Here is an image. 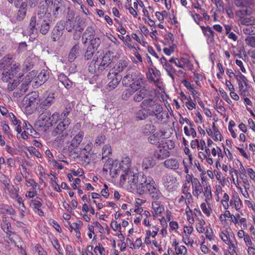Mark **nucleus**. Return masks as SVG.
I'll list each match as a JSON object with an SVG mask.
<instances>
[{"label":"nucleus","instance_id":"c756f323","mask_svg":"<svg viewBox=\"0 0 255 255\" xmlns=\"http://www.w3.org/2000/svg\"><path fill=\"white\" fill-rule=\"evenodd\" d=\"M83 136L84 132L83 131L79 132L72 140L70 145L73 148L77 147L82 141Z\"/></svg>","mask_w":255,"mask_h":255},{"label":"nucleus","instance_id":"423d86ee","mask_svg":"<svg viewBox=\"0 0 255 255\" xmlns=\"http://www.w3.org/2000/svg\"><path fill=\"white\" fill-rule=\"evenodd\" d=\"M40 101L39 94L37 92H32L24 97L22 104L25 108L36 107Z\"/></svg>","mask_w":255,"mask_h":255},{"label":"nucleus","instance_id":"f8f14e48","mask_svg":"<svg viewBox=\"0 0 255 255\" xmlns=\"http://www.w3.org/2000/svg\"><path fill=\"white\" fill-rule=\"evenodd\" d=\"M139 72L132 70H128L127 74L122 79V84L125 86H130Z\"/></svg>","mask_w":255,"mask_h":255},{"label":"nucleus","instance_id":"72a5a7b5","mask_svg":"<svg viewBox=\"0 0 255 255\" xmlns=\"http://www.w3.org/2000/svg\"><path fill=\"white\" fill-rule=\"evenodd\" d=\"M47 9L46 8L43 7L42 8H40L37 11V16H38V22H40V21H42V19H44V17H49V18H51V14L48 13L46 14Z\"/></svg>","mask_w":255,"mask_h":255},{"label":"nucleus","instance_id":"5fc2aeb1","mask_svg":"<svg viewBox=\"0 0 255 255\" xmlns=\"http://www.w3.org/2000/svg\"><path fill=\"white\" fill-rule=\"evenodd\" d=\"M112 153V149L109 145H105L103 148V157H107Z\"/></svg>","mask_w":255,"mask_h":255},{"label":"nucleus","instance_id":"09e8293b","mask_svg":"<svg viewBox=\"0 0 255 255\" xmlns=\"http://www.w3.org/2000/svg\"><path fill=\"white\" fill-rule=\"evenodd\" d=\"M95 50H96L94 49L93 48L88 47L84 55L85 59L88 60L91 59L93 56Z\"/></svg>","mask_w":255,"mask_h":255},{"label":"nucleus","instance_id":"49530a36","mask_svg":"<svg viewBox=\"0 0 255 255\" xmlns=\"http://www.w3.org/2000/svg\"><path fill=\"white\" fill-rule=\"evenodd\" d=\"M60 114L58 112L54 113L52 115H50V124H51V127L56 124L59 120H61L60 118Z\"/></svg>","mask_w":255,"mask_h":255},{"label":"nucleus","instance_id":"052dcab7","mask_svg":"<svg viewBox=\"0 0 255 255\" xmlns=\"http://www.w3.org/2000/svg\"><path fill=\"white\" fill-rule=\"evenodd\" d=\"M58 136L54 140V143H56L58 146L62 145L64 142V139L67 136H62V134H58Z\"/></svg>","mask_w":255,"mask_h":255},{"label":"nucleus","instance_id":"4c0bfd02","mask_svg":"<svg viewBox=\"0 0 255 255\" xmlns=\"http://www.w3.org/2000/svg\"><path fill=\"white\" fill-rule=\"evenodd\" d=\"M11 227L10 223L9 222L6 220H3V223L1 224V228L8 236H10L11 234L13 233L10 230Z\"/></svg>","mask_w":255,"mask_h":255},{"label":"nucleus","instance_id":"de8ad7c7","mask_svg":"<svg viewBox=\"0 0 255 255\" xmlns=\"http://www.w3.org/2000/svg\"><path fill=\"white\" fill-rule=\"evenodd\" d=\"M160 72L158 70H155L153 75L147 76V77L152 82H157L159 81V77L160 76Z\"/></svg>","mask_w":255,"mask_h":255},{"label":"nucleus","instance_id":"58836bf2","mask_svg":"<svg viewBox=\"0 0 255 255\" xmlns=\"http://www.w3.org/2000/svg\"><path fill=\"white\" fill-rule=\"evenodd\" d=\"M245 8V9L239 10L236 12V15L240 17V18L244 17L245 15H250L252 13V9L249 6Z\"/></svg>","mask_w":255,"mask_h":255},{"label":"nucleus","instance_id":"3c124183","mask_svg":"<svg viewBox=\"0 0 255 255\" xmlns=\"http://www.w3.org/2000/svg\"><path fill=\"white\" fill-rule=\"evenodd\" d=\"M212 128H213V129L214 130V134H215V138H214V139L215 140H218L219 139L218 136H219V140L220 141H221L222 139V136L221 134L220 133L219 130L216 127L215 124L214 123L213 124Z\"/></svg>","mask_w":255,"mask_h":255},{"label":"nucleus","instance_id":"774afa93","mask_svg":"<svg viewBox=\"0 0 255 255\" xmlns=\"http://www.w3.org/2000/svg\"><path fill=\"white\" fill-rule=\"evenodd\" d=\"M26 12L22 10H18L16 15V19L18 21L22 20L25 16Z\"/></svg>","mask_w":255,"mask_h":255},{"label":"nucleus","instance_id":"bb28decb","mask_svg":"<svg viewBox=\"0 0 255 255\" xmlns=\"http://www.w3.org/2000/svg\"><path fill=\"white\" fill-rule=\"evenodd\" d=\"M134 174L131 170H127L126 172H122L121 174L120 182L125 184L127 180L128 184L131 181L132 178L134 177Z\"/></svg>","mask_w":255,"mask_h":255},{"label":"nucleus","instance_id":"13d9d810","mask_svg":"<svg viewBox=\"0 0 255 255\" xmlns=\"http://www.w3.org/2000/svg\"><path fill=\"white\" fill-rule=\"evenodd\" d=\"M182 83L184 86L188 90H189L193 94H198V92L196 91L192 87L191 85V83L188 81L187 80H184L182 81Z\"/></svg>","mask_w":255,"mask_h":255},{"label":"nucleus","instance_id":"9d476101","mask_svg":"<svg viewBox=\"0 0 255 255\" xmlns=\"http://www.w3.org/2000/svg\"><path fill=\"white\" fill-rule=\"evenodd\" d=\"M150 181L151 182H149L147 191L152 199L157 200L162 197V193L159 188L157 187L155 181L154 180H150Z\"/></svg>","mask_w":255,"mask_h":255},{"label":"nucleus","instance_id":"473e14b6","mask_svg":"<svg viewBox=\"0 0 255 255\" xmlns=\"http://www.w3.org/2000/svg\"><path fill=\"white\" fill-rule=\"evenodd\" d=\"M155 127L154 125L149 124L144 125L141 128V131L143 133L147 135L151 133H153L155 132Z\"/></svg>","mask_w":255,"mask_h":255},{"label":"nucleus","instance_id":"a19ab883","mask_svg":"<svg viewBox=\"0 0 255 255\" xmlns=\"http://www.w3.org/2000/svg\"><path fill=\"white\" fill-rule=\"evenodd\" d=\"M48 78L49 74L47 73V71L44 70H42L37 77V80L41 82L39 84L40 85H41V83H45Z\"/></svg>","mask_w":255,"mask_h":255},{"label":"nucleus","instance_id":"f257e3e1","mask_svg":"<svg viewBox=\"0 0 255 255\" xmlns=\"http://www.w3.org/2000/svg\"><path fill=\"white\" fill-rule=\"evenodd\" d=\"M114 57V52L108 51L103 56L93 59L88 67V71L92 74L101 73L111 64Z\"/></svg>","mask_w":255,"mask_h":255},{"label":"nucleus","instance_id":"f704fd0d","mask_svg":"<svg viewBox=\"0 0 255 255\" xmlns=\"http://www.w3.org/2000/svg\"><path fill=\"white\" fill-rule=\"evenodd\" d=\"M101 43V40L99 36L96 35L93 38H91L90 44L91 46H89L90 48H93L95 50H97Z\"/></svg>","mask_w":255,"mask_h":255},{"label":"nucleus","instance_id":"cd10ccee","mask_svg":"<svg viewBox=\"0 0 255 255\" xmlns=\"http://www.w3.org/2000/svg\"><path fill=\"white\" fill-rule=\"evenodd\" d=\"M39 23H40V22H38V20H37L36 16H32L30 19L29 24V32L30 34L37 33V25H38Z\"/></svg>","mask_w":255,"mask_h":255},{"label":"nucleus","instance_id":"412c9836","mask_svg":"<svg viewBox=\"0 0 255 255\" xmlns=\"http://www.w3.org/2000/svg\"><path fill=\"white\" fill-rule=\"evenodd\" d=\"M54 94L50 93L48 96L43 100L40 104L37 109H43L45 110L49 108L54 103Z\"/></svg>","mask_w":255,"mask_h":255},{"label":"nucleus","instance_id":"6e6d98bb","mask_svg":"<svg viewBox=\"0 0 255 255\" xmlns=\"http://www.w3.org/2000/svg\"><path fill=\"white\" fill-rule=\"evenodd\" d=\"M162 111H163V107L162 106H161V110L159 111V112H154L153 113H152L151 114V116H155L156 119L159 121H162V120L163 119V113H162Z\"/></svg>","mask_w":255,"mask_h":255},{"label":"nucleus","instance_id":"9b49d317","mask_svg":"<svg viewBox=\"0 0 255 255\" xmlns=\"http://www.w3.org/2000/svg\"><path fill=\"white\" fill-rule=\"evenodd\" d=\"M236 79L238 82L240 95L245 97L247 92L245 87H247L248 85V80L240 71H239V74L236 76Z\"/></svg>","mask_w":255,"mask_h":255},{"label":"nucleus","instance_id":"6e6552de","mask_svg":"<svg viewBox=\"0 0 255 255\" xmlns=\"http://www.w3.org/2000/svg\"><path fill=\"white\" fill-rule=\"evenodd\" d=\"M50 111H46L42 112L38 117L37 121V126L39 127L47 128L51 127L50 124Z\"/></svg>","mask_w":255,"mask_h":255},{"label":"nucleus","instance_id":"8fccbe9b","mask_svg":"<svg viewBox=\"0 0 255 255\" xmlns=\"http://www.w3.org/2000/svg\"><path fill=\"white\" fill-rule=\"evenodd\" d=\"M233 198L234 199V206L236 210H239L241 208L242 201L239 198L238 194L234 195Z\"/></svg>","mask_w":255,"mask_h":255},{"label":"nucleus","instance_id":"c85d7f7f","mask_svg":"<svg viewBox=\"0 0 255 255\" xmlns=\"http://www.w3.org/2000/svg\"><path fill=\"white\" fill-rule=\"evenodd\" d=\"M141 109L135 113V117L137 121L145 120L148 116H151L149 112H147L144 108Z\"/></svg>","mask_w":255,"mask_h":255},{"label":"nucleus","instance_id":"393cba45","mask_svg":"<svg viewBox=\"0 0 255 255\" xmlns=\"http://www.w3.org/2000/svg\"><path fill=\"white\" fill-rule=\"evenodd\" d=\"M191 182L192 184L193 194L195 196L198 197L203 192L202 186L196 178L191 179Z\"/></svg>","mask_w":255,"mask_h":255},{"label":"nucleus","instance_id":"ea45409f","mask_svg":"<svg viewBox=\"0 0 255 255\" xmlns=\"http://www.w3.org/2000/svg\"><path fill=\"white\" fill-rule=\"evenodd\" d=\"M20 65L18 63H16L15 62H12L11 64L10 71H9L11 73V76L12 77L15 76L17 73L20 71Z\"/></svg>","mask_w":255,"mask_h":255},{"label":"nucleus","instance_id":"bf43d9fd","mask_svg":"<svg viewBox=\"0 0 255 255\" xmlns=\"http://www.w3.org/2000/svg\"><path fill=\"white\" fill-rule=\"evenodd\" d=\"M133 92L134 91H133V90L131 89H128L125 90L122 94V98L124 100H127L130 96L133 94Z\"/></svg>","mask_w":255,"mask_h":255},{"label":"nucleus","instance_id":"5701e85b","mask_svg":"<svg viewBox=\"0 0 255 255\" xmlns=\"http://www.w3.org/2000/svg\"><path fill=\"white\" fill-rule=\"evenodd\" d=\"M145 80L144 77L139 73L130 87L134 91H136L138 90H140V89H141V88L142 85L145 83Z\"/></svg>","mask_w":255,"mask_h":255},{"label":"nucleus","instance_id":"a18cd8bd","mask_svg":"<svg viewBox=\"0 0 255 255\" xmlns=\"http://www.w3.org/2000/svg\"><path fill=\"white\" fill-rule=\"evenodd\" d=\"M241 23L246 26H248L255 23V20L253 17H242L240 18Z\"/></svg>","mask_w":255,"mask_h":255},{"label":"nucleus","instance_id":"69168bd1","mask_svg":"<svg viewBox=\"0 0 255 255\" xmlns=\"http://www.w3.org/2000/svg\"><path fill=\"white\" fill-rule=\"evenodd\" d=\"M235 125H236L235 123L233 121H231L229 122L228 128H229V130L230 131L231 135L233 138H236L237 137V134L233 128L234 127H235Z\"/></svg>","mask_w":255,"mask_h":255},{"label":"nucleus","instance_id":"37998d69","mask_svg":"<svg viewBox=\"0 0 255 255\" xmlns=\"http://www.w3.org/2000/svg\"><path fill=\"white\" fill-rule=\"evenodd\" d=\"M243 32L246 34L253 35L255 34V23L247 26L243 29Z\"/></svg>","mask_w":255,"mask_h":255},{"label":"nucleus","instance_id":"b1692460","mask_svg":"<svg viewBox=\"0 0 255 255\" xmlns=\"http://www.w3.org/2000/svg\"><path fill=\"white\" fill-rule=\"evenodd\" d=\"M131 166V160L129 156L124 155L122 160L119 164V168L122 170V172H126L127 170H130L129 167Z\"/></svg>","mask_w":255,"mask_h":255},{"label":"nucleus","instance_id":"2f4dec72","mask_svg":"<svg viewBox=\"0 0 255 255\" xmlns=\"http://www.w3.org/2000/svg\"><path fill=\"white\" fill-rule=\"evenodd\" d=\"M156 162L152 158H145L143 160L142 167L144 169H148L152 168L155 165Z\"/></svg>","mask_w":255,"mask_h":255},{"label":"nucleus","instance_id":"39448f33","mask_svg":"<svg viewBox=\"0 0 255 255\" xmlns=\"http://www.w3.org/2000/svg\"><path fill=\"white\" fill-rule=\"evenodd\" d=\"M161 106L160 104L156 100L151 98L150 97L143 100L140 105L141 108H144L150 114H153L154 111L159 112L161 110Z\"/></svg>","mask_w":255,"mask_h":255},{"label":"nucleus","instance_id":"7c9ffc66","mask_svg":"<svg viewBox=\"0 0 255 255\" xmlns=\"http://www.w3.org/2000/svg\"><path fill=\"white\" fill-rule=\"evenodd\" d=\"M96 36L95 27L93 26H88L84 32L82 38L86 37L87 39H91Z\"/></svg>","mask_w":255,"mask_h":255},{"label":"nucleus","instance_id":"1a4fd4ad","mask_svg":"<svg viewBox=\"0 0 255 255\" xmlns=\"http://www.w3.org/2000/svg\"><path fill=\"white\" fill-rule=\"evenodd\" d=\"M65 24H64V21H60L58 22L54 27L53 28L51 32V37L54 41H57L60 39L63 33V30Z\"/></svg>","mask_w":255,"mask_h":255},{"label":"nucleus","instance_id":"338daca9","mask_svg":"<svg viewBox=\"0 0 255 255\" xmlns=\"http://www.w3.org/2000/svg\"><path fill=\"white\" fill-rule=\"evenodd\" d=\"M51 243L53 247L58 252L63 251V249L61 247L57 239H54L51 241Z\"/></svg>","mask_w":255,"mask_h":255},{"label":"nucleus","instance_id":"680f3d73","mask_svg":"<svg viewBox=\"0 0 255 255\" xmlns=\"http://www.w3.org/2000/svg\"><path fill=\"white\" fill-rule=\"evenodd\" d=\"M244 240L245 242L247 245L249 244V245L251 246L248 248V252H249V250L250 249L255 250V247H252V246L253 245V243H252V242L251 241L250 236L248 234H246V236L245 237V238L244 239Z\"/></svg>","mask_w":255,"mask_h":255},{"label":"nucleus","instance_id":"864d4df0","mask_svg":"<svg viewBox=\"0 0 255 255\" xmlns=\"http://www.w3.org/2000/svg\"><path fill=\"white\" fill-rule=\"evenodd\" d=\"M12 77H13L11 76L9 70H8L7 71H4L2 73L1 79L3 82H8Z\"/></svg>","mask_w":255,"mask_h":255},{"label":"nucleus","instance_id":"4be33fe9","mask_svg":"<svg viewBox=\"0 0 255 255\" xmlns=\"http://www.w3.org/2000/svg\"><path fill=\"white\" fill-rule=\"evenodd\" d=\"M51 22V18L49 17H44L42 21H40V26L39 32L43 35L46 34L50 29V23Z\"/></svg>","mask_w":255,"mask_h":255},{"label":"nucleus","instance_id":"0eeeda50","mask_svg":"<svg viewBox=\"0 0 255 255\" xmlns=\"http://www.w3.org/2000/svg\"><path fill=\"white\" fill-rule=\"evenodd\" d=\"M162 182L167 191H172L175 189L177 178L173 173H165L162 178Z\"/></svg>","mask_w":255,"mask_h":255},{"label":"nucleus","instance_id":"603ef678","mask_svg":"<svg viewBox=\"0 0 255 255\" xmlns=\"http://www.w3.org/2000/svg\"><path fill=\"white\" fill-rule=\"evenodd\" d=\"M35 252L38 255H48L47 252L44 250L40 244H37L34 247Z\"/></svg>","mask_w":255,"mask_h":255},{"label":"nucleus","instance_id":"79ce46f5","mask_svg":"<svg viewBox=\"0 0 255 255\" xmlns=\"http://www.w3.org/2000/svg\"><path fill=\"white\" fill-rule=\"evenodd\" d=\"M252 2V0H235V4L238 6L242 8L249 6Z\"/></svg>","mask_w":255,"mask_h":255},{"label":"nucleus","instance_id":"e433bc0d","mask_svg":"<svg viewBox=\"0 0 255 255\" xmlns=\"http://www.w3.org/2000/svg\"><path fill=\"white\" fill-rule=\"evenodd\" d=\"M204 34L208 37V40L210 43L214 41V32L210 26H207L206 30L204 31Z\"/></svg>","mask_w":255,"mask_h":255},{"label":"nucleus","instance_id":"e2e57ef3","mask_svg":"<svg viewBox=\"0 0 255 255\" xmlns=\"http://www.w3.org/2000/svg\"><path fill=\"white\" fill-rule=\"evenodd\" d=\"M19 84L17 80H14L12 83L9 82L7 85V90L9 91H13Z\"/></svg>","mask_w":255,"mask_h":255},{"label":"nucleus","instance_id":"ddd939ff","mask_svg":"<svg viewBox=\"0 0 255 255\" xmlns=\"http://www.w3.org/2000/svg\"><path fill=\"white\" fill-rule=\"evenodd\" d=\"M113 167H117V163L114 162L112 159H108L104 164V169H107L106 172L110 170V174L112 178H115L117 175L121 173L122 170L113 168Z\"/></svg>","mask_w":255,"mask_h":255},{"label":"nucleus","instance_id":"2eb2a0df","mask_svg":"<svg viewBox=\"0 0 255 255\" xmlns=\"http://www.w3.org/2000/svg\"><path fill=\"white\" fill-rule=\"evenodd\" d=\"M151 92L143 87L140 90L137 92L134 95L133 99L136 102H140L144 98H148L151 96Z\"/></svg>","mask_w":255,"mask_h":255},{"label":"nucleus","instance_id":"4468645a","mask_svg":"<svg viewBox=\"0 0 255 255\" xmlns=\"http://www.w3.org/2000/svg\"><path fill=\"white\" fill-rule=\"evenodd\" d=\"M164 134L161 130H159L149 136L148 138L149 142L152 144L156 145L158 147H161L162 140L164 137Z\"/></svg>","mask_w":255,"mask_h":255},{"label":"nucleus","instance_id":"f03ea898","mask_svg":"<svg viewBox=\"0 0 255 255\" xmlns=\"http://www.w3.org/2000/svg\"><path fill=\"white\" fill-rule=\"evenodd\" d=\"M150 180H154L150 177H146L143 172H139L137 174L136 188L139 195H143L145 191H147L149 182H151Z\"/></svg>","mask_w":255,"mask_h":255},{"label":"nucleus","instance_id":"a211bd4d","mask_svg":"<svg viewBox=\"0 0 255 255\" xmlns=\"http://www.w3.org/2000/svg\"><path fill=\"white\" fill-rule=\"evenodd\" d=\"M163 165L167 169L176 170L179 169L180 164L177 158L172 157L166 159L163 162Z\"/></svg>","mask_w":255,"mask_h":255},{"label":"nucleus","instance_id":"a878e982","mask_svg":"<svg viewBox=\"0 0 255 255\" xmlns=\"http://www.w3.org/2000/svg\"><path fill=\"white\" fill-rule=\"evenodd\" d=\"M80 46L78 43H76L71 48L68 56V61L72 62L76 59L79 54Z\"/></svg>","mask_w":255,"mask_h":255},{"label":"nucleus","instance_id":"c9c22d12","mask_svg":"<svg viewBox=\"0 0 255 255\" xmlns=\"http://www.w3.org/2000/svg\"><path fill=\"white\" fill-rule=\"evenodd\" d=\"M0 182L3 185V189L5 191L11 185L10 179L4 174L0 175Z\"/></svg>","mask_w":255,"mask_h":255},{"label":"nucleus","instance_id":"dca6fc26","mask_svg":"<svg viewBox=\"0 0 255 255\" xmlns=\"http://www.w3.org/2000/svg\"><path fill=\"white\" fill-rule=\"evenodd\" d=\"M107 77L109 79H111V81L108 84V89L109 90H112L115 89L122 80L121 76L118 75L115 76L114 74H112V71L109 72Z\"/></svg>","mask_w":255,"mask_h":255},{"label":"nucleus","instance_id":"f3484780","mask_svg":"<svg viewBox=\"0 0 255 255\" xmlns=\"http://www.w3.org/2000/svg\"><path fill=\"white\" fill-rule=\"evenodd\" d=\"M61 1L62 0H55L53 4L52 15L55 18H60L64 14V7L62 5H59Z\"/></svg>","mask_w":255,"mask_h":255},{"label":"nucleus","instance_id":"0e129e2a","mask_svg":"<svg viewBox=\"0 0 255 255\" xmlns=\"http://www.w3.org/2000/svg\"><path fill=\"white\" fill-rule=\"evenodd\" d=\"M28 126L29 129L28 131H27V133L32 137H38L39 135V134L36 132V131L32 128L31 125H28Z\"/></svg>","mask_w":255,"mask_h":255},{"label":"nucleus","instance_id":"4d7b16f0","mask_svg":"<svg viewBox=\"0 0 255 255\" xmlns=\"http://www.w3.org/2000/svg\"><path fill=\"white\" fill-rule=\"evenodd\" d=\"M101 244L96 246L94 249V252L97 255H105V250L103 247H101Z\"/></svg>","mask_w":255,"mask_h":255},{"label":"nucleus","instance_id":"20e7f679","mask_svg":"<svg viewBox=\"0 0 255 255\" xmlns=\"http://www.w3.org/2000/svg\"><path fill=\"white\" fill-rule=\"evenodd\" d=\"M70 120L69 118H64L60 122L57 127L52 130V135L54 136L58 134H62V136H67L70 130L69 125Z\"/></svg>","mask_w":255,"mask_h":255},{"label":"nucleus","instance_id":"aec40b11","mask_svg":"<svg viewBox=\"0 0 255 255\" xmlns=\"http://www.w3.org/2000/svg\"><path fill=\"white\" fill-rule=\"evenodd\" d=\"M128 60H120L110 71H112V74H114L115 76L118 75V73L122 72L128 66Z\"/></svg>","mask_w":255,"mask_h":255},{"label":"nucleus","instance_id":"7ed1b4c3","mask_svg":"<svg viewBox=\"0 0 255 255\" xmlns=\"http://www.w3.org/2000/svg\"><path fill=\"white\" fill-rule=\"evenodd\" d=\"M64 24H65V29L68 32H72L73 30L82 32L84 30V21L79 16L68 19L65 22L64 21Z\"/></svg>","mask_w":255,"mask_h":255},{"label":"nucleus","instance_id":"6ab92c4d","mask_svg":"<svg viewBox=\"0 0 255 255\" xmlns=\"http://www.w3.org/2000/svg\"><path fill=\"white\" fill-rule=\"evenodd\" d=\"M159 150L154 151V156L158 160H163L169 157L170 155V152L166 148V146L161 145V148Z\"/></svg>","mask_w":255,"mask_h":255},{"label":"nucleus","instance_id":"c03bdc74","mask_svg":"<svg viewBox=\"0 0 255 255\" xmlns=\"http://www.w3.org/2000/svg\"><path fill=\"white\" fill-rule=\"evenodd\" d=\"M6 190L8 191L11 198L14 199L17 197L18 190L13 185L11 184Z\"/></svg>","mask_w":255,"mask_h":255}]
</instances>
